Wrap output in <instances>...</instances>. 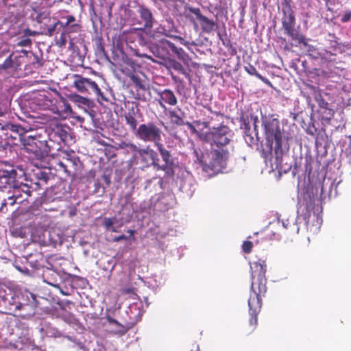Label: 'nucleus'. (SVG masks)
I'll return each instance as SVG.
<instances>
[{
    "label": "nucleus",
    "instance_id": "1",
    "mask_svg": "<svg viewBox=\"0 0 351 351\" xmlns=\"http://www.w3.org/2000/svg\"><path fill=\"white\" fill-rule=\"evenodd\" d=\"M251 269V293L248 299V306L251 318L250 324L254 328L257 323V315L261 308V295L266 293L267 287L265 278L266 264L264 261L253 262Z\"/></svg>",
    "mask_w": 351,
    "mask_h": 351
},
{
    "label": "nucleus",
    "instance_id": "2",
    "mask_svg": "<svg viewBox=\"0 0 351 351\" xmlns=\"http://www.w3.org/2000/svg\"><path fill=\"white\" fill-rule=\"evenodd\" d=\"M262 125L264 128L266 145L270 150L273 149L274 142V154L276 165H280L283 155L282 149V133L279 121L272 116L262 117Z\"/></svg>",
    "mask_w": 351,
    "mask_h": 351
},
{
    "label": "nucleus",
    "instance_id": "3",
    "mask_svg": "<svg viewBox=\"0 0 351 351\" xmlns=\"http://www.w3.org/2000/svg\"><path fill=\"white\" fill-rule=\"evenodd\" d=\"M8 196L1 202L0 212H5L8 204H21L31 195L29 186L27 184H13L9 187Z\"/></svg>",
    "mask_w": 351,
    "mask_h": 351
},
{
    "label": "nucleus",
    "instance_id": "4",
    "mask_svg": "<svg viewBox=\"0 0 351 351\" xmlns=\"http://www.w3.org/2000/svg\"><path fill=\"white\" fill-rule=\"evenodd\" d=\"M229 155V151L227 148L213 147L208 156L204 159L206 171L208 169L213 171V173H217L226 165V161Z\"/></svg>",
    "mask_w": 351,
    "mask_h": 351
},
{
    "label": "nucleus",
    "instance_id": "5",
    "mask_svg": "<svg viewBox=\"0 0 351 351\" xmlns=\"http://www.w3.org/2000/svg\"><path fill=\"white\" fill-rule=\"evenodd\" d=\"M137 138L145 143H154L156 146L161 139L162 130L152 122L141 124L134 132Z\"/></svg>",
    "mask_w": 351,
    "mask_h": 351
},
{
    "label": "nucleus",
    "instance_id": "6",
    "mask_svg": "<svg viewBox=\"0 0 351 351\" xmlns=\"http://www.w3.org/2000/svg\"><path fill=\"white\" fill-rule=\"evenodd\" d=\"M232 131L226 125L213 128L208 132L206 138L213 147L226 148L232 138Z\"/></svg>",
    "mask_w": 351,
    "mask_h": 351
},
{
    "label": "nucleus",
    "instance_id": "7",
    "mask_svg": "<svg viewBox=\"0 0 351 351\" xmlns=\"http://www.w3.org/2000/svg\"><path fill=\"white\" fill-rule=\"evenodd\" d=\"M285 16L282 19V26L285 32L292 39L302 42V37L295 29V20L293 12L291 10L284 12Z\"/></svg>",
    "mask_w": 351,
    "mask_h": 351
},
{
    "label": "nucleus",
    "instance_id": "8",
    "mask_svg": "<svg viewBox=\"0 0 351 351\" xmlns=\"http://www.w3.org/2000/svg\"><path fill=\"white\" fill-rule=\"evenodd\" d=\"M74 86L77 90L82 93H87L98 96L101 95V91L97 84L88 78L77 76V79L74 82Z\"/></svg>",
    "mask_w": 351,
    "mask_h": 351
},
{
    "label": "nucleus",
    "instance_id": "9",
    "mask_svg": "<svg viewBox=\"0 0 351 351\" xmlns=\"http://www.w3.org/2000/svg\"><path fill=\"white\" fill-rule=\"evenodd\" d=\"M32 143H28L25 146L27 152L32 154V158L35 159H43L47 156L49 149L46 141L32 139Z\"/></svg>",
    "mask_w": 351,
    "mask_h": 351
},
{
    "label": "nucleus",
    "instance_id": "10",
    "mask_svg": "<svg viewBox=\"0 0 351 351\" xmlns=\"http://www.w3.org/2000/svg\"><path fill=\"white\" fill-rule=\"evenodd\" d=\"M156 93L158 98L156 99V101H158L159 106L164 110V111H167V110L166 104L171 106L177 104V97L171 90L165 89L163 90H156Z\"/></svg>",
    "mask_w": 351,
    "mask_h": 351
},
{
    "label": "nucleus",
    "instance_id": "11",
    "mask_svg": "<svg viewBox=\"0 0 351 351\" xmlns=\"http://www.w3.org/2000/svg\"><path fill=\"white\" fill-rule=\"evenodd\" d=\"M27 51H22L21 53L19 56H15L12 58V56L8 57L4 62L1 65V69H8L13 68L14 69H21V66L23 63H26L27 59Z\"/></svg>",
    "mask_w": 351,
    "mask_h": 351
},
{
    "label": "nucleus",
    "instance_id": "12",
    "mask_svg": "<svg viewBox=\"0 0 351 351\" xmlns=\"http://www.w3.org/2000/svg\"><path fill=\"white\" fill-rule=\"evenodd\" d=\"M138 156L142 162L145 166L153 165L157 169L158 165V154L157 153L149 147L138 150Z\"/></svg>",
    "mask_w": 351,
    "mask_h": 351
},
{
    "label": "nucleus",
    "instance_id": "13",
    "mask_svg": "<svg viewBox=\"0 0 351 351\" xmlns=\"http://www.w3.org/2000/svg\"><path fill=\"white\" fill-rule=\"evenodd\" d=\"M189 11L195 16V19L199 21L204 32L210 33L214 30L215 22L202 15L199 8H190Z\"/></svg>",
    "mask_w": 351,
    "mask_h": 351
},
{
    "label": "nucleus",
    "instance_id": "14",
    "mask_svg": "<svg viewBox=\"0 0 351 351\" xmlns=\"http://www.w3.org/2000/svg\"><path fill=\"white\" fill-rule=\"evenodd\" d=\"M156 147L158 150L163 162H165L162 165L158 163L157 169L165 171L168 169H170L173 165V158L170 152L168 150H167L165 148L164 145L160 143L156 144Z\"/></svg>",
    "mask_w": 351,
    "mask_h": 351
},
{
    "label": "nucleus",
    "instance_id": "15",
    "mask_svg": "<svg viewBox=\"0 0 351 351\" xmlns=\"http://www.w3.org/2000/svg\"><path fill=\"white\" fill-rule=\"evenodd\" d=\"M16 174V171L12 167H8V169L0 167V182L10 185L14 182Z\"/></svg>",
    "mask_w": 351,
    "mask_h": 351
},
{
    "label": "nucleus",
    "instance_id": "16",
    "mask_svg": "<svg viewBox=\"0 0 351 351\" xmlns=\"http://www.w3.org/2000/svg\"><path fill=\"white\" fill-rule=\"evenodd\" d=\"M164 112L172 123L178 125H182L184 124V113L180 108H178L177 110H167V111Z\"/></svg>",
    "mask_w": 351,
    "mask_h": 351
},
{
    "label": "nucleus",
    "instance_id": "17",
    "mask_svg": "<svg viewBox=\"0 0 351 351\" xmlns=\"http://www.w3.org/2000/svg\"><path fill=\"white\" fill-rule=\"evenodd\" d=\"M104 226L107 230L117 232L123 226V222L117 217L105 218Z\"/></svg>",
    "mask_w": 351,
    "mask_h": 351
},
{
    "label": "nucleus",
    "instance_id": "18",
    "mask_svg": "<svg viewBox=\"0 0 351 351\" xmlns=\"http://www.w3.org/2000/svg\"><path fill=\"white\" fill-rule=\"evenodd\" d=\"M138 12L144 23V26L151 27L153 25L154 18L151 11L143 6L139 7Z\"/></svg>",
    "mask_w": 351,
    "mask_h": 351
},
{
    "label": "nucleus",
    "instance_id": "19",
    "mask_svg": "<svg viewBox=\"0 0 351 351\" xmlns=\"http://www.w3.org/2000/svg\"><path fill=\"white\" fill-rule=\"evenodd\" d=\"M129 77L136 86L138 87L140 89L145 90L148 88V84L145 76L134 73L131 74Z\"/></svg>",
    "mask_w": 351,
    "mask_h": 351
},
{
    "label": "nucleus",
    "instance_id": "20",
    "mask_svg": "<svg viewBox=\"0 0 351 351\" xmlns=\"http://www.w3.org/2000/svg\"><path fill=\"white\" fill-rule=\"evenodd\" d=\"M245 71L252 75H255L258 79H260L261 81H263L264 83L267 84H270V82L268 79L264 77L261 75H260L258 71H256V68L252 65H249L248 66L245 67Z\"/></svg>",
    "mask_w": 351,
    "mask_h": 351
},
{
    "label": "nucleus",
    "instance_id": "21",
    "mask_svg": "<svg viewBox=\"0 0 351 351\" xmlns=\"http://www.w3.org/2000/svg\"><path fill=\"white\" fill-rule=\"evenodd\" d=\"M69 128H63L62 126L57 127L54 131L55 135H58L60 138V140L62 142H64L67 140L68 136H69L67 130Z\"/></svg>",
    "mask_w": 351,
    "mask_h": 351
},
{
    "label": "nucleus",
    "instance_id": "22",
    "mask_svg": "<svg viewBox=\"0 0 351 351\" xmlns=\"http://www.w3.org/2000/svg\"><path fill=\"white\" fill-rule=\"evenodd\" d=\"M157 47L167 52V49L173 50L176 48L175 45L167 39H161L157 43Z\"/></svg>",
    "mask_w": 351,
    "mask_h": 351
},
{
    "label": "nucleus",
    "instance_id": "23",
    "mask_svg": "<svg viewBox=\"0 0 351 351\" xmlns=\"http://www.w3.org/2000/svg\"><path fill=\"white\" fill-rule=\"evenodd\" d=\"M125 119L126 123L130 126V129L135 132L136 130L137 129V121L134 117L130 112H128L125 114Z\"/></svg>",
    "mask_w": 351,
    "mask_h": 351
},
{
    "label": "nucleus",
    "instance_id": "24",
    "mask_svg": "<svg viewBox=\"0 0 351 351\" xmlns=\"http://www.w3.org/2000/svg\"><path fill=\"white\" fill-rule=\"evenodd\" d=\"M173 52L176 54L178 59L186 63L189 60V56L186 52L182 48H176L173 50Z\"/></svg>",
    "mask_w": 351,
    "mask_h": 351
},
{
    "label": "nucleus",
    "instance_id": "25",
    "mask_svg": "<svg viewBox=\"0 0 351 351\" xmlns=\"http://www.w3.org/2000/svg\"><path fill=\"white\" fill-rule=\"evenodd\" d=\"M60 108L62 109L61 110L63 112H61L59 108H58L57 111L55 112L57 113L58 116L61 117H64V114H67L69 112L71 111L70 106L65 103H62V104L60 106Z\"/></svg>",
    "mask_w": 351,
    "mask_h": 351
},
{
    "label": "nucleus",
    "instance_id": "26",
    "mask_svg": "<svg viewBox=\"0 0 351 351\" xmlns=\"http://www.w3.org/2000/svg\"><path fill=\"white\" fill-rule=\"evenodd\" d=\"M170 65L176 71L182 73V74H185L186 73V70L184 68V66L181 64V63H180L178 61H176V60H171L170 62Z\"/></svg>",
    "mask_w": 351,
    "mask_h": 351
},
{
    "label": "nucleus",
    "instance_id": "27",
    "mask_svg": "<svg viewBox=\"0 0 351 351\" xmlns=\"http://www.w3.org/2000/svg\"><path fill=\"white\" fill-rule=\"evenodd\" d=\"M334 55H335L334 53H332L327 50L322 51L319 53V56L322 59L329 60H332L331 57L333 56Z\"/></svg>",
    "mask_w": 351,
    "mask_h": 351
},
{
    "label": "nucleus",
    "instance_id": "28",
    "mask_svg": "<svg viewBox=\"0 0 351 351\" xmlns=\"http://www.w3.org/2000/svg\"><path fill=\"white\" fill-rule=\"evenodd\" d=\"M351 19V10H346L341 19V22L346 23Z\"/></svg>",
    "mask_w": 351,
    "mask_h": 351
},
{
    "label": "nucleus",
    "instance_id": "29",
    "mask_svg": "<svg viewBox=\"0 0 351 351\" xmlns=\"http://www.w3.org/2000/svg\"><path fill=\"white\" fill-rule=\"evenodd\" d=\"M252 243L250 241H245L243 244V250L246 253H250L252 250Z\"/></svg>",
    "mask_w": 351,
    "mask_h": 351
},
{
    "label": "nucleus",
    "instance_id": "30",
    "mask_svg": "<svg viewBox=\"0 0 351 351\" xmlns=\"http://www.w3.org/2000/svg\"><path fill=\"white\" fill-rule=\"evenodd\" d=\"M126 147L133 152H136L138 154V150L141 149L136 145H134L133 143H128L126 145Z\"/></svg>",
    "mask_w": 351,
    "mask_h": 351
},
{
    "label": "nucleus",
    "instance_id": "31",
    "mask_svg": "<svg viewBox=\"0 0 351 351\" xmlns=\"http://www.w3.org/2000/svg\"><path fill=\"white\" fill-rule=\"evenodd\" d=\"M66 43V37L64 34H62L60 36V38L58 42V44L60 47H62V46L65 45Z\"/></svg>",
    "mask_w": 351,
    "mask_h": 351
},
{
    "label": "nucleus",
    "instance_id": "32",
    "mask_svg": "<svg viewBox=\"0 0 351 351\" xmlns=\"http://www.w3.org/2000/svg\"><path fill=\"white\" fill-rule=\"evenodd\" d=\"M30 44H31V40L29 38L23 39L19 43V45L22 46V47H26V46L29 45Z\"/></svg>",
    "mask_w": 351,
    "mask_h": 351
},
{
    "label": "nucleus",
    "instance_id": "33",
    "mask_svg": "<svg viewBox=\"0 0 351 351\" xmlns=\"http://www.w3.org/2000/svg\"><path fill=\"white\" fill-rule=\"evenodd\" d=\"M128 237H126L125 235L122 234V235H120V236H119V237H114V238L113 239V241H114V242H119V241H121V240H128Z\"/></svg>",
    "mask_w": 351,
    "mask_h": 351
},
{
    "label": "nucleus",
    "instance_id": "34",
    "mask_svg": "<svg viewBox=\"0 0 351 351\" xmlns=\"http://www.w3.org/2000/svg\"><path fill=\"white\" fill-rule=\"evenodd\" d=\"M6 128H8V129H10L12 131L18 132V130H19V127L18 125H6Z\"/></svg>",
    "mask_w": 351,
    "mask_h": 351
},
{
    "label": "nucleus",
    "instance_id": "35",
    "mask_svg": "<svg viewBox=\"0 0 351 351\" xmlns=\"http://www.w3.org/2000/svg\"><path fill=\"white\" fill-rule=\"evenodd\" d=\"M251 119H252V121H253V124H254V130H256V128H257V123L258 122V117H251Z\"/></svg>",
    "mask_w": 351,
    "mask_h": 351
},
{
    "label": "nucleus",
    "instance_id": "36",
    "mask_svg": "<svg viewBox=\"0 0 351 351\" xmlns=\"http://www.w3.org/2000/svg\"><path fill=\"white\" fill-rule=\"evenodd\" d=\"M57 24L58 23H56L52 27L49 28L48 32H49V36H52L53 35V33L55 31V29H56V27Z\"/></svg>",
    "mask_w": 351,
    "mask_h": 351
},
{
    "label": "nucleus",
    "instance_id": "37",
    "mask_svg": "<svg viewBox=\"0 0 351 351\" xmlns=\"http://www.w3.org/2000/svg\"><path fill=\"white\" fill-rule=\"evenodd\" d=\"M168 36L171 37V38H173V39H178L180 41L181 43H183V41H184V39L180 37V36H170L169 35Z\"/></svg>",
    "mask_w": 351,
    "mask_h": 351
},
{
    "label": "nucleus",
    "instance_id": "38",
    "mask_svg": "<svg viewBox=\"0 0 351 351\" xmlns=\"http://www.w3.org/2000/svg\"><path fill=\"white\" fill-rule=\"evenodd\" d=\"M73 21H74V17L73 16H69L68 19H67V21L65 23V26H67L69 24H70Z\"/></svg>",
    "mask_w": 351,
    "mask_h": 351
},
{
    "label": "nucleus",
    "instance_id": "39",
    "mask_svg": "<svg viewBox=\"0 0 351 351\" xmlns=\"http://www.w3.org/2000/svg\"><path fill=\"white\" fill-rule=\"evenodd\" d=\"M75 119H76L79 122H80V123H83V122H84V117H80V116H77V117H75Z\"/></svg>",
    "mask_w": 351,
    "mask_h": 351
},
{
    "label": "nucleus",
    "instance_id": "40",
    "mask_svg": "<svg viewBox=\"0 0 351 351\" xmlns=\"http://www.w3.org/2000/svg\"><path fill=\"white\" fill-rule=\"evenodd\" d=\"M282 223L285 228H288V226L289 225V223L288 222V221L287 222L282 221Z\"/></svg>",
    "mask_w": 351,
    "mask_h": 351
},
{
    "label": "nucleus",
    "instance_id": "41",
    "mask_svg": "<svg viewBox=\"0 0 351 351\" xmlns=\"http://www.w3.org/2000/svg\"><path fill=\"white\" fill-rule=\"evenodd\" d=\"M128 232L131 237L133 236L134 234V230H129Z\"/></svg>",
    "mask_w": 351,
    "mask_h": 351
},
{
    "label": "nucleus",
    "instance_id": "42",
    "mask_svg": "<svg viewBox=\"0 0 351 351\" xmlns=\"http://www.w3.org/2000/svg\"><path fill=\"white\" fill-rule=\"evenodd\" d=\"M85 98L84 97H80L79 101H81L82 103L84 104Z\"/></svg>",
    "mask_w": 351,
    "mask_h": 351
},
{
    "label": "nucleus",
    "instance_id": "43",
    "mask_svg": "<svg viewBox=\"0 0 351 351\" xmlns=\"http://www.w3.org/2000/svg\"><path fill=\"white\" fill-rule=\"evenodd\" d=\"M60 293L64 295H67V293L63 291L62 290H60Z\"/></svg>",
    "mask_w": 351,
    "mask_h": 351
},
{
    "label": "nucleus",
    "instance_id": "44",
    "mask_svg": "<svg viewBox=\"0 0 351 351\" xmlns=\"http://www.w3.org/2000/svg\"><path fill=\"white\" fill-rule=\"evenodd\" d=\"M3 113H4V110L0 109V115L3 114Z\"/></svg>",
    "mask_w": 351,
    "mask_h": 351
},
{
    "label": "nucleus",
    "instance_id": "45",
    "mask_svg": "<svg viewBox=\"0 0 351 351\" xmlns=\"http://www.w3.org/2000/svg\"><path fill=\"white\" fill-rule=\"evenodd\" d=\"M67 339L70 341H73L72 338L71 337H67Z\"/></svg>",
    "mask_w": 351,
    "mask_h": 351
},
{
    "label": "nucleus",
    "instance_id": "46",
    "mask_svg": "<svg viewBox=\"0 0 351 351\" xmlns=\"http://www.w3.org/2000/svg\"><path fill=\"white\" fill-rule=\"evenodd\" d=\"M324 193V186L322 185V193Z\"/></svg>",
    "mask_w": 351,
    "mask_h": 351
},
{
    "label": "nucleus",
    "instance_id": "47",
    "mask_svg": "<svg viewBox=\"0 0 351 351\" xmlns=\"http://www.w3.org/2000/svg\"><path fill=\"white\" fill-rule=\"evenodd\" d=\"M53 286L57 287V288H60V287L58 285H52Z\"/></svg>",
    "mask_w": 351,
    "mask_h": 351
},
{
    "label": "nucleus",
    "instance_id": "48",
    "mask_svg": "<svg viewBox=\"0 0 351 351\" xmlns=\"http://www.w3.org/2000/svg\"><path fill=\"white\" fill-rule=\"evenodd\" d=\"M193 23H194V26L196 27H197V23L195 21H193Z\"/></svg>",
    "mask_w": 351,
    "mask_h": 351
}]
</instances>
